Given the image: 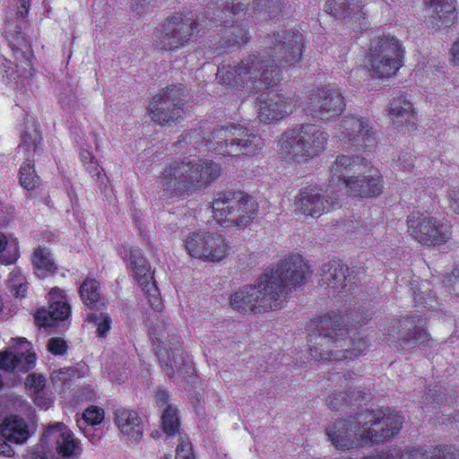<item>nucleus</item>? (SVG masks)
Masks as SVG:
<instances>
[{
	"label": "nucleus",
	"instance_id": "obj_1",
	"mask_svg": "<svg viewBox=\"0 0 459 459\" xmlns=\"http://www.w3.org/2000/svg\"><path fill=\"white\" fill-rule=\"evenodd\" d=\"M130 265L152 310L148 313L147 319L150 334L159 343L155 353L161 368L169 378L190 377L194 372L193 361L184 352L181 337L163 312L164 305L152 281L150 264L137 249H133L130 251Z\"/></svg>",
	"mask_w": 459,
	"mask_h": 459
},
{
	"label": "nucleus",
	"instance_id": "obj_2",
	"mask_svg": "<svg viewBox=\"0 0 459 459\" xmlns=\"http://www.w3.org/2000/svg\"><path fill=\"white\" fill-rule=\"evenodd\" d=\"M312 271L301 255H292L266 269L253 284L238 289L230 299L232 309L261 314L281 309L292 288L305 284Z\"/></svg>",
	"mask_w": 459,
	"mask_h": 459
},
{
	"label": "nucleus",
	"instance_id": "obj_3",
	"mask_svg": "<svg viewBox=\"0 0 459 459\" xmlns=\"http://www.w3.org/2000/svg\"><path fill=\"white\" fill-rule=\"evenodd\" d=\"M403 423L397 412L365 409L328 426L325 434L337 449H351L361 443L389 440L400 432Z\"/></svg>",
	"mask_w": 459,
	"mask_h": 459
},
{
	"label": "nucleus",
	"instance_id": "obj_4",
	"mask_svg": "<svg viewBox=\"0 0 459 459\" xmlns=\"http://www.w3.org/2000/svg\"><path fill=\"white\" fill-rule=\"evenodd\" d=\"M320 346L310 347L311 356L316 360L352 359L365 354L368 340L361 336L348 338V329L337 316L325 318L318 326Z\"/></svg>",
	"mask_w": 459,
	"mask_h": 459
},
{
	"label": "nucleus",
	"instance_id": "obj_5",
	"mask_svg": "<svg viewBox=\"0 0 459 459\" xmlns=\"http://www.w3.org/2000/svg\"><path fill=\"white\" fill-rule=\"evenodd\" d=\"M206 130L203 146L223 156H254L264 147L261 136L240 124L216 125L207 126Z\"/></svg>",
	"mask_w": 459,
	"mask_h": 459
},
{
	"label": "nucleus",
	"instance_id": "obj_6",
	"mask_svg": "<svg viewBox=\"0 0 459 459\" xmlns=\"http://www.w3.org/2000/svg\"><path fill=\"white\" fill-rule=\"evenodd\" d=\"M328 134L314 124L297 125L279 139V154L288 161L301 162L317 157L325 149Z\"/></svg>",
	"mask_w": 459,
	"mask_h": 459
},
{
	"label": "nucleus",
	"instance_id": "obj_7",
	"mask_svg": "<svg viewBox=\"0 0 459 459\" xmlns=\"http://www.w3.org/2000/svg\"><path fill=\"white\" fill-rule=\"evenodd\" d=\"M264 50L256 55L263 60L262 70H274L277 84L281 78L279 68L292 65L300 61L303 49V36L299 31L281 30L268 34L263 40Z\"/></svg>",
	"mask_w": 459,
	"mask_h": 459
},
{
	"label": "nucleus",
	"instance_id": "obj_8",
	"mask_svg": "<svg viewBox=\"0 0 459 459\" xmlns=\"http://www.w3.org/2000/svg\"><path fill=\"white\" fill-rule=\"evenodd\" d=\"M213 218L226 227L247 225L257 211L252 196L241 191H226L217 195L210 204Z\"/></svg>",
	"mask_w": 459,
	"mask_h": 459
},
{
	"label": "nucleus",
	"instance_id": "obj_9",
	"mask_svg": "<svg viewBox=\"0 0 459 459\" xmlns=\"http://www.w3.org/2000/svg\"><path fill=\"white\" fill-rule=\"evenodd\" d=\"M201 182V159L198 155L184 157L163 170L160 178L164 195L186 197L195 192Z\"/></svg>",
	"mask_w": 459,
	"mask_h": 459
},
{
	"label": "nucleus",
	"instance_id": "obj_10",
	"mask_svg": "<svg viewBox=\"0 0 459 459\" xmlns=\"http://www.w3.org/2000/svg\"><path fill=\"white\" fill-rule=\"evenodd\" d=\"M263 63L256 55H250L236 65H220L217 77L224 84H244L251 91L258 92L272 86L277 80L274 70H262Z\"/></svg>",
	"mask_w": 459,
	"mask_h": 459
},
{
	"label": "nucleus",
	"instance_id": "obj_11",
	"mask_svg": "<svg viewBox=\"0 0 459 459\" xmlns=\"http://www.w3.org/2000/svg\"><path fill=\"white\" fill-rule=\"evenodd\" d=\"M82 452L80 442L63 422L45 427L40 444L33 449V459H74Z\"/></svg>",
	"mask_w": 459,
	"mask_h": 459
},
{
	"label": "nucleus",
	"instance_id": "obj_12",
	"mask_svg": "<svg viewBox=\"0 0 459 459\" xmlns=\"http://www.w3.org/2000/svg\"><path fill=\"white\" fill-rule=\"evenodd\" d=\"M198 32L197 13H177L169 17L154 32V46L162 51H175L192 42Z\"/></svg>",
	"mask_w": 459,
	"mask_h": 459
},
{
	"label": "nucleus",
	"instance_id": "obj_13",
	"mask_svg": "<svg viewBox=\"0 0 459 459\" xmlns=\"http://www.w3.org/2000/svg\"><path fill=\"white\" fill-rule=\"evenodd\" d=\"M403 48L394 36L383 35L371 40L367 56V67L372 76L388 78L402 67Z\"/></svg>",
	"mask_w": 459,
	"mask_h": 459
},
{
	"label": "nucleus",
	"instance_id": "obj_14",
	"mask_svg": "<svg viewBox=\"0 0 459 459\" xmlns=\"http://www.w3.org/2000/svg\"><path fill=\"white\" fill-rule=\"evenodd\" d=\"M425 325L426 318L419 315L392 320L382 325L383 341L396 342L403 350H412L416 347L423 350L430 342Z\"/></svg>",
	"mask_w": 459,
	"mask_h": 459
},
{
	"label": "nucleus",
	"instance_id": "obj_15",
	"mask_svg": "<svg viewBox=\"0 0 459 459\" xmlns=\"http://www.w3.org/2000/svg\"><path fill=\"white\" fill-rule=\"evenodd\" d=\"M336 136L357 150L374 151L377 146V132L362 117L345 116L338 124Z\"/></svg>",
	"mask_w": 459,
	"mask_h": 459
},
{
	"label": "nucleus",
	"instance_id": "obj_16",
	"mask_svg": "<svg viewBox=\"0 0 459 459\" xmlns=\"http://www.w3.org/2000/svg\"><path fill=\"white\" fill-rule=\"evenodd\" d=\"M408 231L419 243L431 246L446 243L451 237L450 226L429 213L413 212L407 219Z\"/></svg>",
	"mask_w": 459,
	"mask_h": 459
},
{
	"label": "nucleus",
	"instance_id": "obj_17",
	"mask_svg": "<svg viewBox=\"0 0 459 459\" xmlns=\"http://www.w3.org/2000/svg\"><path fill=\"white\" fill-rule=\"evenodd\" d=\"M302 106L307 115L313 118L330 121L342 114L345 102L338 91L323 88L310 92Z\"/></svg>",
	"mask_w": 459,
	"mask_h": 459
},
{
	"label": "nucleus",
	"instance_id": "obj_18",
	"mask_svg": "<svg viewBox=\"0 0 459 459\" xmlns=\"http://www.w3.org/2000/svg\"><path fill=\"white\" fill-rule=\"evenodd\" d=\"M183 88L173 85L154 96L149 106L152 119L161 126L176 123L183 110Z\"/></svg>",
	"mask_w": 459,
	"mask_h": 459
},
{
	"label": "nucleus",
	"instance_id": "obj_19",
	"mask_svg": "<svg viewBox=\"0 0 459 459\" xmlns=\"http://www.w3.org/2000/svg\"><path fill=\"white\" fill-rule=\"evenodd\" d=\"M41 135L38 128L32 126L22 134L19 152H22L25 161L21 166L19 175L22 186L32 190L40 184V178L34 169V156L40 149Z\"/></svg>",
	"mask_w": 459,
	"mask_h": 459
},
{
	"label": "nucleus",
	"instance_id": "obj_20",
	"mask_svg": "<svg viewBox=\"0 0 459 459\" xmlns=\"http://www.w3.org/2000/svg\"><path fill=\"white\" fill-rule=\"evenodd\" d=\"M325 193L326 195L314 189H301L294 202L295 211L312 217H319L329 212L338 204L340 194L333 192V188L329 186Z\"/></svg>",
	"mask_w": 459,
	"mask_h": 459
},
{
	"label": "nucleus",
	"instance_id": "obj_21",
	"mask_svg": "<svg viewBox=\"0 0 459 459\" xmlns=\"http://www.w3.org/2000/svg\"><path fill=\"white\" fill-rule=\"evenodd\" d=\"M221 3L222 9H220L218 20L224 22L226 15L225 8L230 6V13L238 14L245 10L251 9L254 12H264L269 17H275L280 13H289L285 9H290V4L286 0H217V3Z\"/></svg>",
	"mask_w": 459,
	"mask_h": 459
},
{
	"label": "nucleus",
	"instance_id": "obj_22",
	"mask_svg": "<svg viewBox=\"0 0 459 459\" xmlns=\"http://www.w3.org/2000/svg\"><path fill=\"white\" fill-rule=\"evenodd\" d=\"M319 283L338 293L346 292L355 283V275L342 261L332 260L321 266Z\"/></svg>",
	"mask_w": 459,
	"mask_h": 459
},
{
	"label": "nucleus",
	"instance_id": "obj_23",
	"mask_svg": "<svg viewBox=\"0 0 459 459\" xmlns=\"http://www.w3.org/2000/svg\"><path fill=\"white\" fill-rule=\"evenodd\" d=\"M258 118L264 123L280 120L293 111L294 103L284 95L270 91L258 98Z\"/></svg>",
	"mask_w": 459,
	"mask_h": 459
},
{
	"label": "nucleus",
	"instance_id": "obj_24",
	"mask_svg": "<svg viewBox=\"0 0 459 459\" xmlns=\"http://www.w3.org/2000/svg\"><path fill=\"white\" fill-rule=\"evenodd\" d=\"M221 3H217V0L210 2L205 10V17L210 21H213L214 22H219L220 24H224L225 29V39L222 46L225 48H231L235 46H240L246 44L248 41V32L246 28L241 24H232L228 26L227 24L230 22L229 17L235 15L230 13V6L229 8H225L226 15L224 16V20L227 22H221L218 20V14L220 13V9H222Z\"/></svg>",
	"mask_w": 459,
	"mask_h": 459
},
{
	"label": "nucleus",
	"instance_id": "obj_25",
	"mask_svg": "<svg viewBox=\"0 0 459 459\" xmlns=\"http://www.w3.org/2000/svg\"><path fill=\"white\" fill-rule=\"evenodd\" d=\"M425 22L429 29L439 30L455 21V0H423Z\"/></svg>",
	"mask_w": 459,
	"mask_h": 459
},
{
	"label": "nucleus",
	"instance_id": "obj_26",
	"mask_svg": "<svg viewBox=\"0 0 459 459\" xmlns=\"http://www.w3.org/2000/svg\"><path fill=\"white\" fill-rule=\"evenodd\" d=\"M365 159L358 155H338L330 168L329 187L333 192H342L344 182L350 177L345 174L364 164Z\"/></svg>",
	"mask_w": 459,
	"mask_h": 459
},
{
	"label": "nucleus",
	"instance_id": "obj_27",
	"mask_svg": "<svg viewBox=\"0 0 459 459\" xmlns=\"http://www.w3.org/2000/svg\"><path fill=\"white\" fill-rule=\"evenodd\" d=\"M36 364V354L14 349L0 351V369L10 372L26 373L32 369Z\"/></svg>",
	"mask_w": 459,
	"mask_h": 459
},
{
	"label": "nucleus",
	"instance_id": "obj_28",
	"mask_svg": "<svg viewBox=\"0 0 459 459\" xmlns=\"http://www.w3.org/2000/svg\"><path fill=\"white\" fill-rule=\"evenodd\" d=\"M344 182L346 185L342 191L345 190L351 195L361 198L377 196L381 194L383 189L381 178L377 175L351 176Z\"/></svg>",
	"mask_w": 459,
	"mask_h": 459
},
{
	"label": "nucleus",
	"instance_id": "obj_29",
	"mask_svg": "<svg viewBox=\"0 0 459 459\" xmlns=\"http://www.w3.org/2000/svg\"><path fill=\"white\" fill-rule=\"evenodd\" d=\"M114 421L127 438L134 442L142 438L143 424L136 411L125 408L117 409L114 412Z\"/></svg>",
	"mask_w": 459,
	"mask_h": 459
},
{
	"label": "nucleus",
	"instance_id": "obj_30",
	"mask_svg": "<svg viewBox=\"0 0 459 459\" xmlns=\"http://www.w3.org/2000/svg\"><path fill=\"white\" fill-rule=\"evenodd\" d=\"M389 116L397 127H405L408 131L414 130L416 115L412 104L404 96L394 98L389 104Z\"/></svg>",
	"mask_w": 459,
	"mask_h": 459
},
{
	"label": "nucleus",
	"instance_id": "obj_31",
	"mask_svg": "<svg viewBox=\"0 0 459 459\" xmlns=\"http://www.w3.org/2000/svg\"><path fill=\"white\" fill-rule=\"evenodd\" d=\"M325 10L336 19L359 20L364 15L359 0H326Z\"/></svg>",
	"mask_w": 459,
	"mask_h": 459
},
{
	"label": "nucleus",
	"instance_id": "obj_32",
	"mask_svg": "<svg viewBox=\"0 0 459 459\" xmlns=\"http://www.w3.org/2000/svg\"><path fill=\"white\" fill-rule=\"evenodd\" d=\"M0 434L10 443L22 444L30 437L26 421L18 416H10L0 425Z\"/></svg>",
	"mask_w": 459,
	"mask_h": 459
},
{
	"label": "nucleus",
	"instance_id": "obj_33",
	"mask_svg": "<svg viewBox=\"0 0 459 459\" xmlns=\"http://www.w3.org/2000/svg\"><path fill=\"white\" fill-rule=\"evenodd\" d=\"M71 313L70 306L65 301H56L48 309L40 308L34 315L39 327L54 326L57 321L65 320Z\"/></svg>",
	"mask_w": 459,
	"mask_h": 459
},
{
	"label": "nucleus",
	"instance_id": "obj_34",
	"mask_svg": "<svg viewBox=\"0 0 459 459\" xmlns=\"http://www.w3.org/2000/svg\"><path fill=\"white\" fill-rule=\"evenodd\" d=\"M230 253V246L221 234L209 235L203 239V261L217 263Z\"/></svg>",
	"mask_w": 459,
	"mask_h": 459
},
{
	"label": "nucleus",
	"instance_id": "obj_35",
	"mask_svg": "<svg viewBox=\"0 0 459 459\" xmlns=\"http://www.w3.org/2000/svg\"><path fill=\"white\" fill-rule=\"evenodd\" d=\"M365 400V396L359 390L350 391L349 394H343L342 393H333L330 394L326 399L327 406L332 410H344V408H350L351 411H360L362 409V403ZM350 413H352L350 411Z\"/></svg>",
	"mask_w": 459,
	"mask_h": 459
},
{
	"label": "nucleus",
	"instance_id": "obj_36",
	"mask_svg": "<svg viewBox=\"0 0 459 459\" xmlns=\"http://www.w3.org/2000/svg\"><path fill=\"white\" fill-rule=\"evenodd\" d=\"M81 299L90 308H97L103 305L100 283L94 279H86L79 290Z\"/></svg>",
	"mask_w": 459,
	"mask_h": 459
},
{
	"label": "nucleus",
	"instance_id": "obj_37",
	"mask_svg": "<svg viewBox=\"0 0 459 459\" xmlns=\"http://www.w3.org/2000/svg\"><path fill=\"white\" fill-rule=\"evenodd\" d=\"M32 264L39 278H45L56 270L52 255L47 248L39 247L34 251Z\"/></svg>",
	"mask_w": 459,
	"mask_h": 459
},
{
	"label": "nucleus",
	"instance_id": "obj_38",
	"mask_svg": "<svg viewBox=\"0 0 459 459\" xmlns=\"http://www.w3.org/2000/svg\"><path fill=\"white\" fill-rule=\"evenodd\" d=\"M103 419L104 411L99 407L91 406L84 411L82 420L78 421V426L80 429H82L84 435L89 438L92 440L99 439L100 437H97L95 434H90L89 432L91 429H90L87 430L85 428L82 427V424L93 427L95 425L100 424Z\"/></svg>",
	"mask_w": 459,
	"mask_h": 459
},
{
	"label": "nucleus",
	"instance_id": "obj_39",
	"mask_svg": "<svg viewBox=\"0 0 459 459\" xmlns=\"http://www.w3.org/2000/svg\"><path fill=\"white\" fill-rule=\"evenodd\" d=\"M19 257L18 242L15 238L8 240L0 232V263L3 264H14Z\"/></svg>",
	"mask_w": 459,
	"mask_h": 459
},
{
	"label": "nucleus",
	"instance_id": "obj_40",
	"mask_svg": "<svg viewBox=\"0 0 459 459\" xmlns=\"http://www.w3.org/2000/svg\"><path fill=\"white\" fill-rule=\"evenodd\" d=\"M163 431L167 436H174L179 429L178 410L172 404H168L161 415Z\"/></svg>",
	"mask_w": 459,
	"mask_h": 459
},
{
	"label": "nucleus",
	"instance_id": "obj_41",
	"mask_svg": "<svg viewBox=\"0 0 459 459\" xmlns=\"http://www.w3.org/2000/svg\"><path fill=\"white\" fill-rule=\"evenodd\" d=\"M221 172V164L211 160L203 161V186H207L217 180Z\"/></svg>",
	"mask_w": 459,
	"mask_h": 459
},
{
	"label": "nucleus",
	"instance_id": "obj_42",
	"mask_svg": "<svg viewBox=\"0 0 459 459\" xmlns=\"http://www.w3.org/2000/svg\"><path fill=\"white\" fill-rule=\"evenodd\" d=\"M87 321L97 327V333L100 337H105L110 329L111 318L107 314L90 313L87 316Z\"/></svg>",
	"mask_w": 459,
	"mask_h": 459
},
{
	"label": "nucleus",
	"instance_id": "obj_43",
	"mask_svg": "<svg viewBox=\"0 0 459 459\" xmlns=\"http://www.w3.org/2000/svg\"><path fill=\"white\" fill-rule=\"evenodd\" d=\"M185 247L192 258H201V235L199 232L191 233L186 239Z\"/></svg>",
	"mask_w": 459,
	"mask_h": 459
},
{
	"label": "nucleus",
	"instance_id": "obj_44",
	"mask_svg": "<svg viewBox=\"0 0 459 459\" xmlns=\"http://www.w3.org/2000/svg\"><path fill=\"white\" fill-rule=\"evenodd\" d=\"M434 459H459V448L455 446H444L432 448Z\"/></svg>",
	"mask_w": 459,
	"mask_h": 459
},
{
	"label": "nucleus",
	"instance_id": "obj_45",
	"mask_svg": "<svg viewBox=\"0 0 459 459\" xmlns=\"http://www.w3.org/2000/svg\"><path fill=\"white\" fill-rule=\"evenodd\" d=\"M80 158L91 177L100 178V171L99 169V165L97 160L92 156V154L88 150H82L80 152Z\"/></svg>",
	"mask_w": 459,
	"mask_h": 459
},
{
	"label": "nucleus",
	"instance_id": "obj_46",
	"mask_svg": "<svg viewBox=\"0 0 459 459\" xmlns=\"http://www.w3.org/2000/svg\"><path fill=\"white\" fill-rule=\"evenodd\" d=\"M21 279L22 275L18 272L13 271L10 273V287L16 297H24L28 289L26 284L21 282Z\"/></svg>",
	"mask_w": 459,
	"mask_h": 459
},
{
	"label": "nucleus",
	"instance_id": "obj_47",
	"mask_svg": "<svg viewBox=\"0 0 459 459\" xmlns=\"http://www.w3.org/2000/svg\"><path fill=\"white\" fill-rule=\"evenodd\" d=\"M46 379L42 375L30 374L25 381V386L35 394H40L45 387Z\"/></svg>",
	"mask_w": 459,
	"mask_h": 459
},
{
	"label": "nucleus",
	"instance_id": "obj_48",
	"mask_svg": "<svg viewBox=\"0 0 459 459\" xmlns=\"http://www.w3.org/2000/svg\"><path fill=\"white\" fill-rule=\"evenodd\" d=\"M47 346L48 351L56 356H63L67 351V344L65 341L60 337L50 338Z\"/></svg>",
	"mask_w": 459,
	"mask_h": 459
},
{
	"label": "nucleus",
	"instance_id": "obj_49",
	"mask_svg": "<svg viewBox=\"0 0 459 459\" xmlns=\"http://www.w3.org/2000/svg\"><path fill=\"white\" fill-rule=\"evenodd\" d=\"M175 459H195L192 444L188 439L181 438L176 449Z\"/></svg>",
	"mask_w": 459,
	"mask_h": 459
},
{
	"label": "nucleus",
	"instance_id": "obj_50",
	"mask_svg": "<svg viewBox=\"0 0 459 459\" xmlns=\"http://www.w3.org/2000/svg\"><path fill=\"white\" fill-rule=\"evenodd\" d=\"M401 459H434L432 449H412L403 453L401 451Z\"/></svg>",
	"mask_w": 459,
	"mask_h": 459
},
{
	"label": "nucleus",
	"instance_id": "obj_51",
	"mask_svg": "<svg viewBox=\"0 0 459 459\" xmlns=\"http://www.w3.org/2000/svg\"><path fill=\"white\" fill-rule=\"evenodd\" d=\"M153 0H132V9L136 13H143L152 9Z\"/></svg>",
	"mask_w": 459,
	"mask_h": 459
},
{
	"label": "nucleus",
	"instance_id": "obj_52",
	"mask_svg": "<svg viewBox=\"0 0 459 459\" xmlns=\"http://www.w3.org/2000/svg\"><path fill=\"white\" fill-rule=\"evenodd\" d=\"M413 167L412 156L409 153L402 154L397 160L394 161V168L403 170H410Z\"/></svg>",
	"mask_w": 459,
	"mask_h": 459
},
{
	"label": "nucleus",
	"instance_id": "obj_53",
	"mask_svg": "<svg viewBox=\"0 0 459 459\" xmlns=\"http://www.w3.org/2000/svg\"><path fill=\"white\" fill-rule=\"evenodd\" d=\"M108 377L110 381L121 384L127 379V373L125 368L109 369Z\"/></svg>",
	"mask_w": 459,
	"mask_h": 459
},
{
	"label": "nucleus",
	"instance_id": "obj_54",
	"mask_svg": "<svg viewBox=\"0 0 459 459\" xmlns=\"http://www.w3.org/2000/svg\"><path fill=\"white\" fill-rule=\"evenodd\" d=\"M448 197L451 209L459 214V188L452 189L448 192Z\"/></svg>",
	"mask_w": 459,
	"mask_h": 459
},
{
	"label": "nucleus",
	"instance_id": "obj_55",
	"mask_svg": "<svg viewBox=\"0 0 459 459\" xmlns=\"http://www.w3.org/2000/svg\"><path fill=\"white\" fill-rule=\"evenodd\" d=\"M12 444L13 443H10L7 439L2 437V434H0V455L5 456H11L13 455Z\"/></svg>",
	"mask_w": 459,
	"mask_h": 459
},
{
	"label": "nucleus",
	"instance_id": "obj_56",
	"mask_svg": "<svg viewBox=\"0 0 459 459\" xmlns=\"http://www.w3.org/2000/svg\"><path fill=\"white\" fill-rule=\"evenodd\" d=\"M155 400L160 407L167 406L169 402V394L165 390H158L155 394Z\"/></svg>",
	"mask_w": 459,
	"mask_h": 459
},
{
	"label": "nucleus",
	"instance_id": "obj_57",
	"mask_svg": "<svg viewBox=\"0 0 459 459\" xmlns=\"http://www.w3.org/2000/svg\"><path fill=\"white\" fill-rule=\"evenodd\" d=\"M450 52L452 55V62L455 65L459 64V39L453 44Z\"/></svg>",
	"mask_w": 459,
	"mask_h": 459
},
{
	"label": "nucleus",
	"instance_id": "obj_58",
	"mask_svg": "<svg viewBox=\"0 0 459 459\" xmlns=\"http://www.w3.org/2000/svg\"><path fill=\"white\" fill-rule=\"evenodd\" d=\"M69 369L67 368H61L60 370L55 372L53 374L52 379L55 383L57 382V380L60 381H65L67 379L66 376L68 375Z\"/></svg>",
	"mask_w": 459,
	"mask_h": 459
},
{
	"label": "nucleus",
	"instance_id": "obj_59",
	"mask_svg": "<svg viewBox=\"0 0 459 459\" xmlns=\"http://www.w3.org/2000/svg\"><path fill=\"white\" fill-rule=\"evenodd\" d=\"M454 282L451 287V291L455 296L459 297V268L454 270Z\"/></svg>",
	"mask_w": 459,
	"mask_h": 459
},
{
	"label": "nucleus",
	"instance_id": "obj_60",
	"mask_svg": "<svg viewBox=\"0 0 459 459\" xmlns=\"http://www.w3.org/2000/svg\"><path fill=\"white\" fill-rule=\"evenodd\" d=\"M19 13L22 16L28 13L30 9V0H18L17 2Z\"/></svg>",
	"mask_w": 459,
	"mask_h": 459
},
{
	"label": "nucleus",
	"instance_id": "obj_61",
	"mask_svg": "<svg viewBox=\"0 0 459 459\" xmlns=\"http://www.w3.org/2000/svg\"><path fill=\"white\" fill-rule=\"evenodd\" d=\"M50 403H51L50 401H47L46 399L43 400V398L39 395V394H36L35 403L38 406L48 408L49 406Z\"/></svg>",
	"mask_w": 459,
	"mask_h": 459
},
{
	"label": "nucleus",
	"instance_id": "obj_62",
	"mask_svg": "<svg viewBox=\"0 0 459 459\" xmlns=\"http://www.w3.org/2000/svg\"><path fill=\"white\" fill-rule=\"evenodd\" d=\"M169 458H170V455L166 454V455H162L160 459H169Z\"/></svg>",
	"mask_w": 459,
	"mask_h": 459
},
{
	"label": "nucleus",
	"instance_id": "obj_63",
	"mask_svg": "<svg viewBox=\"0 0 459 459\" xmlns=\"http://www.w3.org/2000/svg\"><path fill=\"white\" fill-rule=\"evenodd\" d=\"M19 340H20V342H21L27 344V346H29V345H30V343L28 342V341H25L24 339H22V338H21V339H19Z\"/></svg>",
	"mask_w": 459,
	"mask_h": 459
},
{
	"label": "nucleus",
	"instance_id": "obj_64",
	"mask_svg": "<svg viewBox=\"0 0 459 459\" xmlns=\"http://www.w3.org/2000/svg\"><path fill=\"white\" fill-rule=\"evenodd\" d=\"M343 377H344V380H343V381H344V382H347V381H348V378L346 377V376H343Z\"/></svg>",
	"mask_w": 459,
	"mask_h": 459
}]
</instances>
